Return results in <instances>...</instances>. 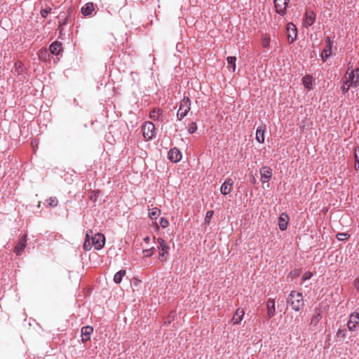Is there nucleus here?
Masks as SVG:
<instances>
[{
    "label": "nucleus",
    "instance_id": "obj_1",
    "mask_svg": "<svg viewBox=\"0 0 359 359\" xmlns=\"http://www.w3.org/2000/svg\"><path fill=\"white\" fill-rule=\"evenodd\" d=\"M287 303L291 306L293 310L299 311L304 305L302 294L297 291H292L287 299Z\"/></svg>",
    "mask_w": 359,
    "mask_h": 359
},
{
    "label": "nucleus",
    "instance_id": "obj_2",
    "mask_svg": "<svg viewBox=\"0 0 359 359\" xmlns=\"http://www.w3.org/2000/svg\"><path fill=\"white\" fill-rule=\"evenodd\" d=\"M191 101L188 97H184L180 105V108L178 109L177 116L178 120H182L184 117H185L190 110Z\"/></svg>",
    "mask_w": 359,
    "mask_h": 359
},
{
    "label": "nucleus",
    "instance_id": "obj_3",
    "mask_svg": "<svg viewBox=\"0 0 359 359\" xmlns=\"http://www.w3.org/2000/svg\"><path fill=\"white\" fill-rule=\"evenodd\" d=\"M158 241V249L159 252V259L161 261L164 262L167 259V257L168 255V250L170 249L168 245L165 241V240L162 238H158L157 239Z\"/></svg>",
    "mask_w": 359,
    "mask_h": 359
},
{
    "label": "nucleus",
    "instance_id": "obj_4",
    "mask_svg": "<svg viewBox=\"0 0 359 359\" xmlns=\"http://www.w3.org/2000/svg\"><path fill=\"white\" fill-rule=\"evenodd\" d=\"M143 136L147 140H151L155 135V126L151 122H146L142 127Z\"/></svg>",
    "mask_w": 359,
    "mask_h": 359
},
{
    "label": "nucleus",
    "instance_id": "obj_5",
    "mask_svg": "<svg viewBox=\"0 0 359 359\" xmlns=\"http://www.w3.org/2000/svg\"><path fill=\"white\" fill-rule=\"evenodd\" d=\"M92 244L96 250H101L105 244V237L101 233H95L91 237Z\"/></svg>",
    "mask_w": 359,
    "mask_h": 359
},
{
    "label": "nucleus",
    "instance_id": "obj_6",
    "mask_svg": "<svg viewBox=\"0 0 359 359\" xmlns=\"http://www.w3.org/2000/svg\"><path fill=\"white\" fill-rule=\"evenodd\" d=\"M273 2L276 12L282 16L285 15L289 0H274Z\"/></svg>",
    "mask_w": 359,
    "mask_h": 359
},
{
    "label": "nucleus",
    "instance_id": "obj_7",
    "mask_svg": "<svg viewBox=\"0 0 359 359\" xmlns=\"http://www.w3.org/2000/svg\"><path fill=\"white\" fill-rule=\"evenodd\" d=\"M287 32V41L292 43L297 38V31L296 26L292 22H289L286 27Z\"/></svg>",
    "mask_w": 359,
    "mask_h": 359
},
{
    "label": "nucleus",
    "instance_id": "obj_8",
    "mask_svg": "<svg viewBox=\"0 0 359 359\" xmlns=\"http://www.w3.org/2000/svg\"><path fill=\"white\" fill-rule=\"evenodd\" d=\"M261 180L263 183L268 182L272 177V169L268 166H263L260 169Z\"/></svg>",
    "mask_w": 359,
    "mask_h": 359
},
{
    "label": "nucleus",
    "instance_id": "obj_9",
    "mask_svg": "<svg viewBox=\"0 0 359 359\" xmlns=\"http://www.w3.org/2000/svg\"><path fill=\"white\" fill-rule=\"evenodd\" d=\"M168 158L170 161L177 163L181 160L182 154L177 148L174 147L168 151Z\"/></svg>",
    "mask_w": 359,
    "mask_h": 359
},
{
    "label": "nucleus",
    "instance_id": "obj_10",
    "mask_svg": "<svg viewBox=\"0 0 359 359\" xmlns=\"http://www.w3.org/2000/svg\"><path fill=\"white\" fill-rule=\"evenodd\" d=\"M93 328L91 326H84L81 328V341L86 343L90 339V335L93 333Z\"/></svg>",
    "mask_w": 359,
    "mask_h": 359
},
{
    "label": "nucleus",
    "instance_id": "obj_11",
    "mask_svg": "<svg viewBox=\"0 0 359 359\" xmlns=\"http://www.w3.org/2000/svg\"><path fill=\"white\" fill-rule=\"evenodd\" d=\"M359 323V313H353L350 316L349 320L347 323L348 328L353 330Z\"/></svg>",
    "mask_w": 359,
    "mask_h": 359
},
{
    "label": "nucleus",
    "instance_id": "obj_12",
    "mask_svg": "<svg viewBox=\"0 0 359 359\" xmlns=\"http://www.w3.org/2000/svg\"><path fill=\"white\" fill-rule=\"evenodd\" d=\"M233 181L231 179H227L221 186V193L223 195H227L231 193L232 190Z\"/></svg>",
    "mask_w": 359,
    "mask_h": 359
},
{
    "label": "nucleus",
    "instance_id": "obj_13",
    "mask_svg": "<svg viewBox=\"0 0 359 359\" xmlns=\"http://www.w3.org/2000/svg\"><path fill=\"white\" fill-rule=\"evenodd\" d=\"M26 242H27V236L26 235H23L19 240L18 244L16 245L15 248V252L16 253V255H20L25 246H26Z\"/></svg>",
    "mask_w": 359,
    "mask_h": 359
},
{
    "label": "nucleus",
    "instance_id": "obj_14",
    "mask_svg": "<svg viewBox=\"0 0 359 359\" xmlns=\"http://www.w3.org/2000/svg\"><path fill=\"white\" fill-rule=\"evenodd\" d=\"M304 20L306 26H311L316 20V13L313 11L306 10L304 14Z\"/></svg>",
    "mask_w": 359,
    "mask_h": 359
},
{
    "label": "nucleus",
    "instance_id": "obj_15",
    "mask_svg": "<svg viewBox=\"0 0 359 359\" xmlns=\"http://www.w3.org/2000/svg\"><path fill=\"white\" fill-rule=\"evenodd\" d=\"M50 52L53 55H59L62 51V44L58 41H54L49 47Z\"/></svg>",
    "mask_w": 359,
    "mask_h": 359
},
{
    "label": "nucleus",
    "instance_id": "obj_16",
    "mask_svg": "<svg viewBox=\"0 0 359 359\" xmlns=\"http://www.w3.org/2000/svg\"><path fill=\"white\" fill-rule=\"evenodd\" d=\"M288 215L286 213H282L278 218V225L281 231H284L287 227Z\"/></svg>",
    "mask_w": 359,
    "mask_h": 359
},
{
    "label": "nucleus",
    "instance_id": "obj_17",
    "mask_svg": "<svg viewBox=\"0 0 359 359\" xmlns=\"http://www.w3.org/2000/svg\"><path fill=\"white\" fill-rule=\"evenodd\" d=\"M266 306H267L268 318H271L273 316L275 311H276L274 300L269 299L267 301Z\"/></svg>",
    "mask_w": 359,
    "mask_h": 359
},
{
    "label": "nucleus",
    "instance_id": "obj_18",
    "mask_svg": "<svg viewBox=\"0 0 359 359\" xmlns=\"http://www.w3.org/2000/svg\"><path fill=\"white\" fill-rule=\"evenodd\" d=\"M244 315V311L241 309H238L235 313L233 314L232 321L233 324H238L243 318V316Z\"/></svg>",
    "mask_w": 359,
    "mask_h": 359
},
{
    "label": "nucleus",
    "instance_id": "obj_19",
    "mask_svg": "<svg viewBox=\"0 0 359 359\" xmlns=\"http://www.w3.org/2000/svg\"><path fill=\"white\" fill-rule=\"evenodd\" d=\"M94 10V5L93 3H87L83 7L81 8V13L83 15H90Z\"/></svg>",
    "mask_w": 359,
    "mask_h": 359
},
{
    "label": "nucleus",
    "instance_id": "obj_20",
    "mask_svg": "<svg viewBox=\"0 0 359 359\" xmlns=\"http://www.w3.org/2000/svg\"><path fill=\"white\" fill-rule=\"evenodd\" d=\"M256 140L259 143L264 142V130L262 127H259L256 132Z\"/></svg>",
    "mask_w": 359,
    "mask_h": 359
},
{
    "label": "nucleus",
    "instance_id": "obj_21",
    "mask_svg": "<svg viewBox=\"0 0 359 359\" xmlns=\"http://www.w3.org/2000/svg\"><path fill=\"white\" fill-rule=\"evenodd\" d=\"M163 113L161 109H154L149 114V118L154 121L159 119L160 115Z\"/></svg>",
    "mask_w": 359,
    "mask_h": 359
},
{
    "label": "nucleus",
    "instance_id": "obj_22",
    "mask_svg": "<svg viewBox=\"0 0 359 359\" xmlns=\"http://www.w3.org/2000/svg\"><path fill=\"white\" fill-rule=\"evenodd\" d=\"M302 83L304 86L308 88L311 89L313 83V79L312 76L310 75H306L302 78Z\"/></svg>",
    "mask_w": 359,
    "mask_h": 359
},
{
    "label": "nucleus",
    "instance_id": "obj_23",
    "mask_svg": "<svg viewBox=\"0 0 359 359\" xmlns=\"http://www.w3.org/2000/svg\"><path fill=\"white\" fill-rule=\"evenodd\" d=\"M322 318V315L320 311L316 313L311 318L310 325L316 327Z\"/></svg>",
    "mask_w": 359,
    "mask_h": 359
},
{
    "label": "nucleus",
    "instance_id": "obj_24",
    "mask_svg": "<svg viewBox=\"0 0 359 359\" xmlns=\"http://www.w3.org/2000/svg\"><path fill=\"white\" fill-rule=\"evenodd\" d=\"M126 275V271L125 270H120L118 271L114 277V281L116 283H120L122 280L123 277Z\"/></svg>",
    "mask_w": 359,
    "mask_h": 359
},
{
    "label": "nucleus",
    "instance_id": "obj_25",
    "mask_svg": "<svg viewBox=\"0 0 359 359\" xmlns=\"http://www.w3.org/2000/svg\"><path fill=\"white\" fill-rule=\"evenodd\" d=\"M226 60L229 67L232 68L233 72H235L236 57L234 56H229Z\"/></svg>",
    "mask_w": 359,
    "mask_h": 359
},
{
    "label": "nucleus",
    "instance_id": "obj_26",
    "mask_svg": "<svg viewBox=\"0 0 359 359\" xmlns=\"http://www.w3.org/2000/svg\"><path fill=\"white\" fill-rule=\"evenodd\" d=\"M160 210L158 208H153L149 212V216L151 219H156L157 217L159 215Z\"/></svg>",
    "mask_w": 359,
    "mask_h": 359
},
{
    "label": "nucleus",
    "instance_id": "obj_27",
    "mask_svg": "<svg viewBox=\"0 0 359 359\" xmlns=\"http://www.w3.org/2000/svg\"><path fill=\"white\" fill-rule=\"evenodd\" d=\"M197 130V125L196 122H191L188 126V132L190 134L194 133Z\"/></svg>",
    "mask_w": 359,
    "mask_h": 359
},
{
    "label": "nucleus",
    "instance_id": "obj_28",
    "mask_svg": "<svg viewBox=\"0 0 359 359\" xmlns=\"http://www.w3.org/2000/svg\"><path fill=\"white\" fill-rule=\"evenodd\" d=\"M213 214H214V211L213 210H208L207 212H206V215H205V219H204V223L205 224H209L212 216H213Z\"/></svg>",
    "mask_w": 359,
    "mask_h": 359
},
{
    "label": "nucleus",
    "instance_id": "obj_29",
    "mask_svg": "<svg viewBox=\"0 0 359 359\" xmlns=\"http://www.w3.org/2000/svg\"><path fill=\"white\" fill-rule=\"evenodd\" d=\"M93 246L92 241H90V240L84 241V243L83 245V248L85 251L90 250Z\"/></svg>",
    "mask_w": 359,
    "mask_h": 359
},
{
    "label": "nucleus",
    "instance_id": "obj_30",
    "mask_svg": "<svg viewBox=\"0 0 359 359\" xmlns=\"http://www.w3.org/2000/svg\"><path fill=\"white\" fill-rule=\"evenodd\" d=\"M350 68L348 69V71L346 72V74H348V79L345 81V85L349 84L351 82H352V81H353L355 79V75L351 72L350 73L348 72Z\"/></svg>",
    "mask_w": 359,
    "mask_h": 359
},
{
    "label": "nucleus",
    "instance_id": "obj_31",
    "mask_svg": "<svg viewBox=\"0 0 359 359\" xmlns=\"http://www.w3.org/2000/svg\"><path fill=\"white\" fill-rule=\"evenodd\" d=\"M48 205L50 207H55L57 205V203H58V201L57 199L55 198V197H50L49 199H48Z\"/></svg>",
    "mask_w": 359,
    "mask_h": 359
},
{
    "label": "nucleus",
    "instance_id": "obj_32",
    "mask_svg": "<svg viewBox=\"0 0 359 359\" xmlns=\"http://www.w3.org/2000/svg\"><path fill=\"white\" fill-rule=\"evenodd\" d=\"M349 235L346 233H339L337 235V238L339 241H344L349 238Z\"/></svg>",
    "mask_w": 359,
    "mask_h": 359
},
{
    "label": "nucleus",
    "instance_id": "obj_33",
    "mask_svg": "<svg viewBox=\"0 0 359 359\" xmlns=\"http://www.w3.org/2000/svg\"><path fill=\"white\" fill-rule=\"evenodd\" d=\"M51 11V8L50 7H48L45 9H42L41 11V15L43 18H46L48 14L50 13Z\"/></svg>",
    "mask_w": 359,
    "mask_h": 359
},
{
    "label": "nucleus",
    "instance_id": "obj_34",
    "mask_svg": "<svg viewBox=\"0 0 359 359\" xmlns=\"http://www.w3.org/2000/svg\"><path fill=\"white\" fill-rule=\"evenodd\" d=\"M100 191H93L92 194H91V196H90V200H92L93 201H96L97 198H98V196L100 195Z\"/></svg>",
    "mask_w": 359,
    "mask_h": 359
},
{
    "label": "nucleus",
    "instance_id": "obj_35",
    "mask_svg": "<svg viewBox=\"0 0 359 359\" xmlns=\"http://www.w3.org/2000/svg\"><path fill=\"white\" fill-rule=\"evenodd\" d=\"M154 248H151L150 249H147L143 251L144 254V257H151L154 254Z\"/></svg>",
    "mask_w": 359,
    "mask_h": 359
},
{
    "label": "nucleus",
    "instance_id": "obj_36",
    "mask_svg": "<svg viewBox=\"0 0 359 359\" xmlns=\"http://www.w3.org/2000/svg\"><path fill=\"white\" fill-rule=\"evenodd\" d=\"M299 275H300V271L299 269H294V270L292 271L289 274V276H290L292 279L297 278Z\"/></svg>",
    "mask_w": 359,
    "mask_h": 359
},
{
    "label": "nucleus",
    "instance_id": "obj_37",
    "mask_svg": "<svg viewBox=\"0 0 359 359\" xmlns=\"http://www.w3.org/2000/svg\"><path fill=\"white\" fill-rule=\"evenodd\" d=\"M160 224L162 228H166L169 224V222L165 218H161L160 220Z\"/></svg>",
    "mask_w": 359,
    "mask_h": 359
},
{
    "label": "nucleus",
    "instance_id": "obj_38",
    "mask_svg": "<svg viewBox=\"0 0 359 359\" xmlns=\"http://www.w3.org/2000/svg\"><path fill=\"white\" fill-rule=\"evenodd\" d=\"M359 86V79L355 78L352 82L348 84V87H357Z\"/></svg>",
    "mask_w": 359,
    "mask_h": 359
},
{
    "label": "nucleus",
    "instance_id": "obj_39",
    "mask_svg": "<svg viewBox=\"0 0 359 359\" xmlns=\"http://www.w3.org/2000/svg\"><path fill=\"white\" fill-rule=\"evenodd\" d=\"M92 236H93V231L92 230L87 231V232L86 233L85 241L90 240V241H91V237Z\"/></svg>",
    "mask_w": 359,
    "mask_h": 359
},
{
    "label": "nucleus",
    "instance_id": "obj_40",
    "mask_svg": "<svg viewBox=\"0 0 359 359\" xmlns=\"http://www.w3.org/2000/svg\"><path fill=\"white\" fill-rule=\"evenodd\" d=\"M346 333V330H339L337 333V337H345Z\"/></svg>",
    "mask_w": 359,
    "mask_h": 359
},
{
    "label": "nucleus",
    "instance_id": "obj_41",
    "mask_svg": "<svg viewBox=\"0 0 359 359\" xmlns=\"http://www.w3.org/2000/svg\"><path fill=\"white\" fill-rule=\"evenodd\" d=\"M331 54V50H330V52H327V49H325L323 50V52L322 53V57H323V60H324L325 58H327L330 56V55Z\"/></svg>",
    "mask_w": 359,
    "mask_h": 359
},
{
    "label": "nucleus",
    "instance_id": "obj_42",
    "mask_svg": "<svg viewBox=\"0 0 359 359\" xmlns=\"http://www.w3.org/2000/svg\"><path fill=\"white\" fill-rule=\"evenodd\" d=\"M312 276V273H310V272H306L304 274L303 277H302V280H306L308 279H310Z\"/></svg>",
    "mask_w": 359,
    "mask_h": 359
},
{
    "label": "nucleus",
    "instance_id": "obj_43",
    "mask_svg": "<svg viewBox=\"0 0 359 359\" xmlns=\"http://www.w3.org/2000/svg\"><path fill=\"white\" fill-rule=\"evenodd\" d=\"M325 42L327 43V46H329V50H332V42H331L330 38L327 36L325 39Z\"/></svg>",
    "mask_w": 359,
    "mask_h": 359
},
{
    "label": "nucleus",
    "instance_id": "obj_44",
    "mask_svg": "<svg viewBox=\"0 0 359 359\" xmlns=\"http://www.w3.org/2000/svg\"><path fill=\"white\" fill-rule=\"evenodd\" d=\"M351 72L355 75V77L357 78V79H359V68L352 70Z\"/></svg>",
    "mask_w": 359,
    "mask_h": 359
},
{
    "label": "nucleus",
    "instance_id": "obj_45",
    "mask_svg": "<svg viewBox=\"0 0 359 359\" xmlns=\"http://www.w3.org/2000/svg\"><path fill=\"white\" fill-rule=\"evenodd\" d=\"M350 87H348V86L347 87L345 86V85L342 86L341 87V90L343 93V94H345L346 93L348 92V89H349Z\"/></svg>",
    "mask_w": 359,
    "mask_h": 359
},
{
    "label": "nucleus",
    "instance_id": "obj_46",
    "mask_svg": "<svg viewBox=\"0 0 359 359\" xmlns=\"http://www.w3.org/2000/svg\"><path fill=\"white\" fill-rule=\"evenodd\" d=\"M354 286L357 289L358 291H359V278H356L354 281Z\"/></svg>",
    "mask_w": 359,
    "mask_h": 359
},
{
    "label": "nucleus",
    "instance_id": "obj_47",
    "mask_svg": "<svg viewBox=\"0 0 359 359\" xmlns=\"http://www.w3.org/2000/svg\"><path fill=\"white\" fill-rule=\"evenodd\" d=\"M144 240L145 242L149 243L150 241V238H149V237L147 236Z\"/></svg>",
    "mask_w": 359,
    "mask_h": 359
},
{
    "label": "nucleus",
    "instance_id": "obj_48",
    "mask_svg": "<svg viewBox=\"0 0 359 359\" xmlns=\"http://www.w3.org/2000/svg\"><path fill=\"white\" fill-rule=\"evenodd\" d=\"M67 22H68V20H67V19H66V20H65V21L63 22V25H65V24H67Z\"/></svg>",
    "mask_w": 359,
    "mask_h": 359
},
{
    "label": "nucleus",
    "instance_id": "obj_49",
    "mask_svg": "<svg viewBox=\"0 0 359 359\" xmlns=\"http://www.w3.org/2000/svg\"><path fill=\"white\" fill-rule=\"evenodd\" d=\"M326 49L327 50V52H330L329 46H327V48H326Z\"/></svg>",
    "mask_w": 359,
    "mask_h": 359
},
{
    "label": "nucleus",
    "instance_id": "obj_50",
    "mask_svg": "<svg viewBox=\"0 0 359 359\" xmlns=\"http://www.w3.org/2000/svg\"><path fill=\"white\" fill-rule=\"evenodd\" d=\"M252 182H253V183H255V178H253Z\"/></svg>",
    "mask_w": 359,
    "mask_h": 359
}]
</instances>
